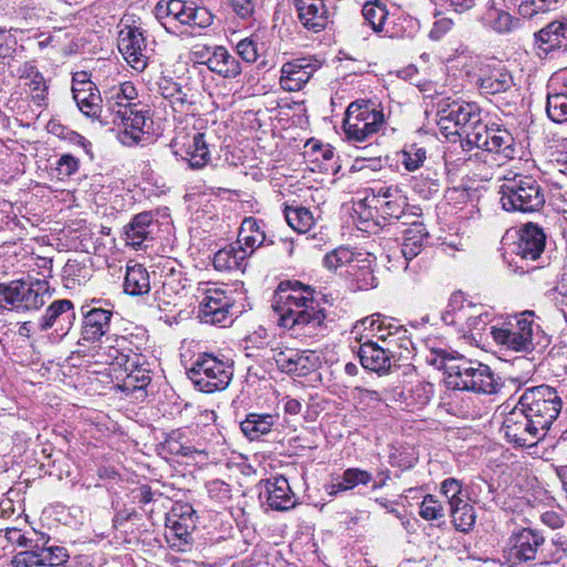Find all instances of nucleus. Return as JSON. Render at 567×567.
<instances>
[{
  "instance_id": "nucleus-59",
  "label": "nucleus",
  "mask_w": 567,
  "mask_h": 567,
  "mask_svg": "<svg viewBox=\"0 0 567 567\" xmlns=\"http://www.w3.org/2000/svg\"><path fill=\"white\" fill-rule=\"evenodd\" d=\"M382 320L380 319V315H373L371 317H367L359 321L355 326V328L362 327L363 330L369 331L371 336L373 337L374 332L377 331L378 323H381Z\"/></svg>"
},
{
  "instance_id": "nucleus-47",
  "label": "nucleus",
  "mask_w": 567,
  "mask_h": 567,
  "mask_svg": "<svg viewBox=\"0 0 567 567\" xmlns=\"http://www.w3.org/2000/svg\"><path fill=\"white\" fill-rule=\"evenodd\" d=\"M420 515L424 519H437L444 516V508L433 495H426L421 503Z\"/></svg>"
},
{
  "instance_id": "nucleus-38",
  "label": "nucleus",
  "mask_w": 567,
  "mask_h": 567,
  "mask_svg": "<svg viewBox=\"0 0 567 567\" xmlns=\"http://www.w3.org/2000/svg\"><path fill=\"white\" fill-rule=\"evenodd\" d=\"M452 523L461 532H468L475 523V512L472 505L463 503L457 507H450Z\"/></svg>"
},
{
  "instance_id": "nucleus-46",
  "label": "nucleus",
  "mask_w": 567,
  "mask_h": 567,
  "mask_svg": "<svg viewBox=\"0 0 567 567\" xmlns=\"http://www.w3.org/2000/svg\"><path fill=\"white\" fill-rule=\"evenodd\" d=\"M42 566H59L66 561L68 554L62 547H39Z\"/></svg>"
},
{
  "instance_id": "nucleus-41",
  "label": "nucleus",
  "mask_w": 567,
  "mask_h": 567,
  "mask_svg": "<svg viewBox=\"0 0 567 567\" xmlns=\"http://www.w3.org/2000/svg\"><path fill=\"white\" fill-rule=\"evenodd\" d=\"M362 14L374 31H381L388 17L385 6L380 2L365 3Z\"/></svg>"
},
{
  "instance_id": "nucleus-1",
  "label": "nucleus",
  "mask_w": 567,
  "mask_h": 567,
  "mask_svg": "<svg viewBox=\"0 0 567 567\" xmlns=\"http://www.w3.org/2000/svg\"><path fill=\"white\" fill-rule=\"evenodd\" d=\"M279 316V324L296 333L312 336L322 324L324 315L313 298V289L298 281L291 285L288 293L282 290L274 306Z\"/></svg>"
},
{
  "instance_id": "nucleus-39",
  "label": "nucleus",
  "mask_w": 567,
  "mask_h": 567,
  "mask_svg": "<svg viewBox=\"0 0 567 567\" xmlns=\"http://www.w3.org/2000/svg\"><path fill=\"white\" fill-rule=\"evenodd\" d=\"M567 37V25L561 22H551L538 32V40L549 44V48L561 45V40Z\"/></svg>"
},
{
  "instance_id": "nucleus-62",
  "label": "nucleus",
  "mask_w": 567,
  "mask_h": 567,
  "mask_svg": "<svg viewBox=\"0 0 567 567\" xmlns=\"http://www.w3.org/2000/svg\"><path fill=\"white\" fill-rule=\"evenodd\" d=\"M456 13H463L474 8L476 0H446Z\"/></svg>"
},
{
  "instance_id": "nucleus-48",
  "label": "nucleus",
  "mask_w": 567,
  "mask_h": 567,
  "mask_svg": "<svg viewBox=\"0 0 567 567\" xmlns=\"http://www.w3.org/2000/svg\"><path fill=\"white\" fill-rule=\"evenodd\" d=\"M426 157V151L423 147L411 145L403 151V164L408 171H416L421 167Z\"/></svg>"
},
{
  "instance_id": "nucleus-7",
  "label": "nucleus",
  "mask_w": 567,
  "mask_h": 567,
  "mask_svg": "<svg viewBox=\"0 0 567 567\" xmlns=\"http://www.w3.org/2000/svg\"><path fill=\"white\" fill-rule=\"evenodd\" d=\"M188 378L203 392L224 390L233 378V367L214 355H200L187 371Z\"/></svg>"
},
{
  "instance_id": "nucleus-49",
  "label": "nucleus",
  "mask_w": 567,
  "mask_h": 567,
  "mask_svg": "<svg viewBox=\"0 0 567 567\" xmlns=\"http://www.w3.org/2000/svg\"><path fill=\"white\" fill-rule=\"evenodd\" d=\"M371 480V474L360 468H348L342 474V482L347 491L360 484L367 485Z\"/></svg>"
},
{
  "instance_id": "nucleus-5",
  "label": "nucleus",
  "mask_w": 567,
  "mask_h": 567,
  "mask_svg": "<svg viewBox=\"0 0 567 567\" xmlns=\"http://www.w3.org/2000/svg\"><path fill=\"white\" fill-rule=\"evenodd\" d=\"M518 405L527 416L546 434L561 410V400L557 391L549 385L529 388L520 395Z\"/></svg>"
},
{
  "instance_id": "nucleus-54",
  "label": "nucleus",
  "mask_w": 567,
  "mask_h": 567,
  "mask_svg": "<svg viewBox=\"0 0 567 567\" xmlns=\"http://www.w3.org/2000/svg\"><path fill=\"white\" fill-rule=\"evenodd\" d=\"M237 53L240 55V58L248 62L252 63L258 58V45L255 41L250 39H244L239 41L237 44Z\"/></svg>"
},
{
  "instance_id": "nucleus-44",
  "label": "nucleus",
  "mask_w": 567,
  "mask_h": 567,
  "mask_svg": "<svg viewBox=\"0 0 567 567\" xmlns=\"http://www.w3.org/2000/svg\"><path fill=\"white\" fill-rule=\"evenodd\" d=\"M441 492L446 497L450 507H457L466 503L462 496L461 483L455 478H447L441 484Z\"/></svg>"
},
{
  "instance_id": "nucleus-58",
  "label": "nucleus",
  "mask_w": 567,
  "mask_h": 567,
  "mask_svg": "<svg viewBox=\"0 0 567 567\" xmlns=\"http://www.w3.org/2000/svg\"><path fill=\"white\" fill-rule=\"evenodd\" d=\"M233 8L241 18L250 16L255 8V0H231Z\"/></svg>"
},
{
  "instance_id": "nucleus-34",
  "label": "nucleus",
  "mask_w": 567,
  "mask_h": 567,
  "mask_svg": "<svg viewBox=\"0 0 567 567\" xmlns=\"http://www.w3.org/2000/svg\"><path fill=\"white\" fill-rule=\"evenodd\" d=\"M158 91L164 99L171 100L172 105L175 110H184L186 105H190L188 93L183 87L171 79H161L158 82Z\"/></svg>"
},
{
  "instance_id": "nucleus-26",
  "label": "nucleus",
  "mask_w": 567,
  "mask_h": 567,
  "mask_svg": "<svg viewBox=\"0 0 567 567\" xmlns=\"http://www.w3.org/2000/svg\"><path fill=\"white\" fill-rule=\"evenodd\" d=\"M112 313L104 309H92L84 319L83 336L89 341H94L104 336L110 327Z\"/></svg>"
},
{
  "instance_id": "nucleus-17",
  "label": "nucleus",
  "mask_w": 567,
  "mask_h": 567,
  "mask_svg": "<svg viewBox=\"0 0 567 567\" xmlns=\"http://www.w3.org/2000/svg\"><path fill=\"white\" fill-rule=\"evenodd\" d=\"M300 23L312 32L322 31L329 22L328 9L323 0L303 1L295 4Z\"/></svg>"
},
{
  "instance_id": "nucleus-22",
  "label": "nucleus",
  "mask_w": 567,
  "mask_h": 567,
  "mask_svg": "<svg viewBox=\"0 0 567 567\" xmlns=\"http://www.w3.org/2000/svg\"><path fill=\"white\" fill-rule=\"evenodd\" d=\"M73 99L87 116L99 117L102 112V97L92 82H79L72 87Z\"/></svg>"
},
{
  "instance_id": "nucleus-14",
  "label": "nucleus",
  "mask_w": 567,
  "mask_h": 567,
  "mask_svg": "<svg viewBox=\"0 0 567 567\" xmlns=\"http://www.w3.org/2000/svg\"><path fill=\"white\" fill-rule=\"evenodd\" d=\"M543 544V536L529 528H523L514 533L508 540V559L514 563L534 560Z\"/></svg>"
},
{
  "instance_id": "nucleus-2",
  "label": "nucleus",
  "mask_w": 567,
  "mask_h": 567,
  "mask_svg": "<svg viewBox=\"0 0 567 567\" xmlns=\"http://www.w3.org/2000/svg\"><path fill=\"white\" fill-rule=\"evenodd\" d=\"M429 362L445 371L449 386L492 394L496 392L497 382L488 365L464 357L450 355L445 350H434Z\"/></svg>"
},
{
  "instance_id": "nucleus-61",
  "label": "nucleus",
  "mask_w": 567,
  "mask_h": 567,
  "mask_svg": "<svg viewBox=\"0 0 567 567\" xmlns=\"http://www.w3.org/2000/svg\"><path fill=\"white\" fill-rule=\"evenodd\" d=\"M542 522L549 526L553 529L559 528L563 526V519L560 516L554 512H546L542 515Z\"/></svg>"
},
{
  "instance_id": "nucleus-64",
  "label": "nucleus",
  "mask_w": 567,
  "mask_h": 567,
  "mask_svg": "<svg viewBox=\"0 0 567 567\" xmlns=\"http://www.w3.org/2000/svg\"><path fill=\"white\" fill-rule=\"evenodd\" d=\"M358 392H359V398L361 401H368V402H371V401H375V402H379L381 400L379 393L374 390H369V389H358Z\"/></svg>"
},
{
  "instance_id": "nucleus-24",
  "label": "nucleus",
  "mask_w": 567,
  "mask_h": 567,
  "mask_svg": "<svg viewBox=\"0 0 567 567\" xmlns=\"http://www.w3.org/2000/svg\"><path fill=\"white\" fill-rule=\"evenodd\" d=\"M249 257L248 251L243 246L236 244L229 245L218 250L214 256V267L217 270L241 269L245 260Z\"/></svg>"
},
{
  "instance_id": "nucleus-6",
  "label": "nucleus",
  "mask_w": 567,
  "mask_h": 567,
  "mask_svg": "<svg viewBox=\"0 0 567 567\" xmlns=\"http://www.w3.org/2000/svg\"><path fill=\"white\" fill-rule=\"evenodd\" d=\"M384 122L382 111L370 101L352 102L343 120V131L351 141L363 142L374 135Z\"/></svg>"
},
{
  "instance_id": "nucleus-32",
  "label": "nucleus",
  "mask_w": 567,
  "mask_h": 567,
  "mask_svg": "<svg viewBox=\"0 0 567 567\" xmlns=\"http://www.w3.org/2000/svg\"><path fill=\"white\" fill-rule=\"evenodd\" d=\"M512 84V75L503 69H494L488 75L480 79V87L486 94L505 92Z\"/></svg>"
},
{
  "instance_id": "nucleus-23",
  "label": "nucleus",
  "mask_w": 567,
  "mask_h": 567,
  "mask_svg": "<svg viewBox=\"0 0 567 567\" xmlns=\"http://www.w3.org/2000/svg\"><path fill=\"white\" fill-rule=\"evenodd\" d=\"M359 357L363 368L378 373L388 372L393 364L384 347L378 341L368 340L362 343Z\"/></svg>"
},
{
  "instance_id": "nucleus-60",
  "label": "nucleus",
  "mask_w": 567,
  "mask_h": 567,
  "mask_svg": "<svg viewBox=\"0 0 567 567\" xmlns=\"http://www.w3.org/2000/svg\"><path fill=\"white\" fill-rule=\"evenodd\" d=\"M393 324L385 326L382 321L381 323H378L377 331L374 332L373 337L377 338L378 341H381L382 344H384L388 341L389 336H393L394 330Z\"/></svg>"
},
{
  "instance_id": "nucleus-15",
  "label": "nucleus",
  "mask_w": 567,
  "mask_h": 567,
  "mask_svg": "<svg viewBox=\"0 0 567 567\" xmlns=\"http://www.w3.org/2000/svg\"><path fill=\"white\" fill-rule=\"evenodd\" d=\"M231 298L221 289H208L199 305V317L206 323H220L227 318Z\"/></svg>"
},
{
  "instance_id": "nucleus-29",
  "label": "nucleus",
  "mask_w": 567,
  "mask_h": 567,
  "mask_svg": "<svg viewBox=\"0 0 567 567\" xmlns=\"http://www.w3.org/2000/svg\"><path fill=\"white\" fill-rule=\"evenodd\" d=\"M389 354L392 363L409 359L411 354L412 341L406 336V330L401 327H394L393 336H389L388 341L382 344Z\"/></svg>"
},
{
  "instance_id": "nucleus-37",
  "label": "nucleus",
  "mask_w": 567,
  "mask_h": 567,
  "mask_svg": "<svg viewBox=\"0 0 567 567\" xmlns=\"http://www.w3.org/2000/svg\"><path fill=\"white\" fill-rule=\"evenodd\" d=\"M484 20L494 31L498 33L511 32L517 24V20L514 19L508 12L496 8L488 9Z\"/></svg>"
},
{
  "instance_id": "nucleus-43",
  "label": "nucleus",
  "mask_w": 567,
  "mask_h": 567,
  "mask_svg": "<svg viewBox=\"0 0 567 567\" xmlns=\"http://www.w3.org/2000/svg\"><path fill=\"white\" fill-rule=\"evenodd\" d=\"M558 0H523L518 7V12L523 18L532 19L534 16L547 12Z\"/></svg>"
},
{
  "instance_id": "nucleus-42",
  "label": "nucleus",
  "mask_w": 567,
  "mask_h": 567,
  "mask_svg": "<svg viewBox=\"0 0 567 567\" xmlns=\"http://www.w3.org/2000/svg\"><path fill=\"white\" fill-rule=\"evenodd\" d=\"M463 134L466 136L467 144L482 150L488 147L491 130L482 123V120L470 126Z\"/></svg>"
},
{
  "instance_id": "nucleus-35",
  "label": "nucleus",
  "mask_w": 567,
  "mask_h": 567,
  "mask_svg": "<svg viewBox=\"0 0 567 567\" xmlns=\"http://www.w3.org/2000/svg\"><path fill=\"white\" fill-rule=\"evenodd\" d=\"M153 218L148 213L136 215L126 229V240L133 247H140L147 238Z\"/></svg>"
},
{
  "instance_id": "nucleus-16",
  "label": "nucleus",
  "mask_w": 567,
  "mask_h": 567,
  "mask_svg": "<svg viewBox=\"0 0 567 567\" xmlns=\"http://www.w3.org/2000/svg\"><path fill=\"white\" fill-rule=\"evenodd\" d=\"M315 66L307 59L287 62L281 68L280 85L285 91L296 92L311 79Z\"/></svg>"
},
{
  "instance_id": "nucleus-13",
  "label": "nucleus",
  "mask_w": 567,
  "mask_h": 567,
  "mask_svg": "<svg viewBox=\"0 0 567 567\" xmlns=\"http://www.w3.org/2000/svg\"><path fill=\"white\" fill-rule=\"evenodd\" d=\"M117 48L133 69L143 71L146 68L147 44L138 28L124 25L118 32Z\"/></svg>"
},
{
  "instance_id": "nucleus-25",
  "label": "nucleus",
  "mask_w": 567,
  "mask_h": 567,
  "mask_svg": "<svg viewBox=\"0 0 567 567\" xmlns=\"http://www.w3.org/2000/svg\"><path fill=\"white\" fill-rule=\"evenodd\" d=\"M266 239L265 233L260 229L258 221L254 217H247L243 220L238 233L237 246H243L249 256L256 248L260 247Z\"/></svg>"
},
{
  "instance_id": "nucleus-8",
  "label": "nucleus",
  "mask_w": 567,
  "mask_h": 567,
  "mask_svg": "<svg viewBox=\"0 0 567 567\" xmlns=\"http://www.w3.org/2000/svg\"><path fill=\"white\" fill-rule=\"evenodd\" d=\"M436 116L437 125L445 136H461L470 126L481 121L480 109L464 101H441L437 104Z\"/></svg>"
},
{
  "instance_id": "nucleus-20",
  "label": "nucleus",
  "mask_w": 567,
  "mask_h": 567,
  "mask_svg": "<svg viewBox=\"0 0 567 567\" xmlns=\"http://www.w3.org/2000/svg\"><path fill=\"white\" fill-rule=\"evenodd\" d=\"M262 495L266 497L269 507L276 511H287L296 504L289 483L282 476L267 480L265 491L260 492V496Z\"/></svg>"
},
{
  "instance_id": "nucleus-53",
  "label": "nucleus",
  "mask_w": 567,
  "mask_h": 567,
  "mask_svg": "<svg viewBox=\"0 0 567 567\" xmlns=\"http://www.w3.org/2000/svg\"><path fill=\"white\" fill-rule=\"evenodd\" d=\"M293 354H298V351L289 350L287 352L280 351L275 357L278 367L288 373L298 371V361Z\"/></svg>"
},
{
  "instance_id": "nucleus-50",
  "label": "nucleus",
  "mask_w": 567,
  "mask_h": 567,
  "mask_svg": "<svg viewBox=\"0 0 567 567\" xmlns=\"http://www.w3.org/2000/svg\"><path fill=\"white\" fill-rule=\"evenodd\" d=\"M405 199L406 198L401 193H399L398 195H394L393 198L381 203L380 208L386 216L400 218L404 212V207L406 206Z\"/></svg>"
},
{
  "instance_id": "nucleus-21",
  "label": "nucleus",
  "mask_w": 567,
  "mask_h": 567,
  "mask_svg": "<svg viewBox=\"0 0 567 567\" xmlns=\"http://www.w3.org/2000/svg\"><path fill=\"white\" fill-rule=\"evenodd\" d=\"M138 357H130L120 353L114 358L112 365L123 368L125 378L123 379V386L125 389H143L146 386L151 377L146 369L141 368Z\"/></svg>"
},
{
  "instance_id": "nucleus-30",
  "label": "nucleus",
  "mask_w": 567,
  "mask_h": 567,
  "mask_svg": "<svg viewBox=\"0 0 567 567\" xmlns=\"http://www.w3.org/2000/svg\"><path fill=\"white\" fill-rule=\"evenodd\" d=\"M455 322L463 323L468 331H482L487 328L489 315L482 308L467 303L455 312Z\"/></svg>"
},
{
  "instance_id": "nucleus-52",
  "label": "nucleus",
  "mask_w": 567,
  "mask_h": 567,
  "mask_svg": "<svg viewBox=\"0 0 567 567\" xmlns=\"http://www.w3.org/2000/svg\"><path fill=\"white\" fill-rule=\"evenodd\" d=\"M40 550L39 547L24 550L19 554H17L13 557L12 563L16 567H33V566H42L41 558H40Z\"/></svg>"
},
{
  "instance_id": "nucleus-51",
  "label": "nucleus",
  "mask_w": 567,
  "mask_h": 567,
  "mask_svg": "<svg viewBox=\"0 0 567 567\" xmlns=\"http://www.w3.org/2000/svg\"><path fill=\"white\" fill-rule=\"evenodd\" d=\"M352 259V252L347 248H338L324 257V266L328 269H337Z\"/></svg>"
},
{
  "instance_id": "nucleus-27",
  "label": "nucleus",
  "mask_w": 567,
  "mask_h": 567,
  "mask_svg": "<svg viewBox=\"0 0 567 567\" xmlns=\"http://www.w3.org/2000/svg\"><path fill=\"white\" fill-rule=\"evenodd\" d=\"M151 289L150 276L141 264H128L124 280V290L132 296L148 293Z\"/></svg>"
},
{
  "instance_id": "nucleus-57",
  "label": "nucleus",
  "mask_w": 567,
  "mask_h": 567,
  "mask_svg": "<svg viewBox=\"0 0 567 567\" xmlns=\"http://www.w3.org/2000/svg\"><path fill=\"white\" fill-rule=\"evenodd\" d=\"M456 23L457 22L452 18H441L434 23L431 33L436 38H440L444 33L449 32Z\"/></svg>"
},
{
  "instance_id": "nucleus-19",
  "label": "nucleus",
  "mask_w": 567,
  "mask_h": 567,
  "mask_svg": "<svg viewBox=\"0 0 567 567\" xmlns=\"http://www.w3.org/2000/svg\"><path fill=\"white\" fill-rule=\"evenodd\" d=\"M203 64L225 79H235L241 73L239 61L220 45L212 48V52H208V58L203 60Z\"/></svg>"
},
{
  "instance_id": "nucleus-63",
  "label": "nucleus",
  "mask_w": 567,
  "mask_h": 567,
  "mask_svg": "<svg viewBox=\"0 0 567 567\" xmlns=\"http://www.w3.org/2000/svg\"><path fill=\"white\" fill-rule=\"evenodd\" d=\"M400 192L398 190V188H393V187H380L378 190H377V195L375 197L378 198V203L379 205L381 203H384V200H388L390 198H393L394 195H398Z\"/></svg>"
},
{
  "instance_id": "nucleus-3",
  "label": "nucleus",
  "mask_w": 567,
  "mask_h": 567,
  "mask_svg": "<svg viewBox=\"0 0 567 567\" xmlns=\"http://www.w3.org/2000/svg\"><path fill=\"white\" fill-rule=\"evenodd\" d=\"M136 97L137 91L131 82L120 83L105 92L106 107L113 116L112 122L123 126L124 133L137 142L147 117L142 104L132 103Z\"/></svg>"
},
{
  "instance_id": "nucleus-55",
  "label": "nucleus",
  "mask_w": 567,
  "mask_h": 567,
  "mask_svg": "<svg viewBox=\"0 0 567 567\" xmlns=\"http://www.w3.org/2000/svg\"><path fill=\"white\" fill-rule=\"evenodd\" d=\"M509 134L506 131L501 130H491L488 147L485 151L487 152H501L503 148L507 147V143L509 142Z\"/></svg>"
},
{
  "instance_id": "nucleus-40",
  "label": "nucleus",
  "mask_w": 567,
  "mask_h": 567,
  "mask_svg": "<svg viewBox=\"0 0 567 567\" xmlns=\"http://www.w3.org/2000/svg\"><path fill=\"white\" fill-rule=\"evenodd\" d=\"M546 111L557 123L567 121V95L564 93L548 94Z\"/></svg>"
},
{
  "instance_id": "nucleus-45",
  "label": "nucleus",
  "mask_w": 567,
  "mask_h": 567,
  "mask_svg": "<svg viewBox=\"0 0 567 567\" xmlns=\"http://www.w3.org/2000/svg\"><path fill=\"white\" fill-rule=\"evenodd\" d=\"M72 309V302L63 299V300H56L54 301L45 312V316L43 317L41 329L47 330L51 328L55 321L56 318L60 316L70 312Z\"/></svg>"
},
{
  "instance_id": "nucleus-10",
  "label": "nucleus",
  "mask_w": 567,
  "mask_h": 567,
  "mask_svg": "<svg viewBox=\"0 0 567 567\" xmlns=\"http://www.w3.org/2000/svg\"><path fill=\"white\" fill-rule=\"evenodd\" d=\"M529 312L514 322L508 321L503 327H491V334L495 342L515 352H528L533 349V321Z\"/></svg>"
},
{
  "instance_id": "nucleus-33",
  "label": "nucleus",
  "mask_w": 567,
  "mask_h": 567,
  "mask_svg": "<svg viewBox=\"0 0 567 567\" xmlns=\"http://www.w3.org/2000/svg\"><path fill=\"white\" fill-rule=\"evenodd\" d=\"M186 159L190 167L200 168L209 161V151L203 133H197L189 141L186 148Z\"/></svg>"
},
{
  "instance_id": "nucleus-56",
  "label": "nucleus",
  "mask_w": 567,
  "mask_h": 567,
  "mask_svg": "<svg viewBox=\"0 0 567 567\" xmlns=\"http://www.w3.org/2000/svg\"><path fill=\"white\" fill-rule=\"evenodd\" d=\"M56 169L60 176H71L79 169V161L70 154L62 155L58 161Z\"/></svg>"
},
{
  "instance_id": "nucleus-28",
  "label": "nucleus",
  "mask_w": 567,
  "mask_h": 567,
  "mask_svg": "<svg viewBox=\"0 0 567 567\" xmlns=\"http://www.w3.org/2000/svg\"><path fill=\"white\" fill-rule=\"evenodd\" d=\"M427 239V231L423 224H413L404 231L401 251L406 261H411L422 251Z\"/></svg>"
},
{
  "instance_id": "nucleus-31",
  "label": "nucleus",
  "mask_w": 567,
  "mask_h": 567,
  "mask_svg": "<svg viewBox=\"0 0 567 567\" xmlns=\"http://www.w3.org/2000/svg\"><path fill=\"white\" fill-rule=\"evenodd\" d=\"M274 425V416L270 414H249L245 421L241 422L240 427L243 433L249 440H256L264 434L270 432Z\"/></svg>"
},
{
  "instance_id": "nucleus-4",
  "label": "nucleus",
  "mask_w": 567,
  "mask_h": 567,
  "mask_svg": "<svg viewBox=\"0 0 567 567\" xmlns=\"http://www.w3.org/2000/svg\"><path fill=\"white\" fill-rule=\"evenodd\" d=\"M501 203L506 210L536 212L545 203L538 183L530 176L514 175L505 178L499 189Z\"/></svg>"
},
{
  "instance_id": "nucleus-9",
  "label": "nucleus",
  "mask_w": 567,
  "mask_h": 567,
  "mask_svg": "<svg viewBox=\"0 0 567 567\" xmlns=\"http://www.w3.org/2000/svg\"><path fill=\"white\" fill-rule=\"evenodd\" d=\"M155 17L163 21L172 19L182 24L196 25L206 28L212 24L213 16L205 9L195 6L193 2H185L183 0H161L155 6Z\"/></svg>"
},
{
  "instance_id": "nucleus-36",
  "label": "nucleus",
  "mask_w": 567,
  "mask_h": 567,
  "mask_svg": "<svg viewBox=\"0 0 567 567\" xmlns=\"http://www.w3.org/2000/svg\"><path fill=\"white\" fill-rule=\"evenodd\" d=\"M285 217L288 225L300 234L309 231L315 225V217L312 213L308 208L301 206H287L285 209Z\"/></svg>"
},
{
  "instance_id": "nucleus-18",
  "label": "nucleus",
  "mask_w": 567,
  "mask_h": 567,
  "mask_svg": "<svg viewBox=\"0 0 567 567\" xmlns=\"http://www.w3.org/2000/svg\"><path fill=\"white\" fill-rule=\"evenodd\" d=\"M546 237L536 225L528 224L516 243L515 254L525 260H536L543 252Z\"/></svg>"
},
{
  "instance_id": "nucleus-11",
  "label": "nucleus",
  "mask_w": 567,
  "mask_h": 567,
  "mask_svg": "<svg viewBox=\"0 0 567 567\" xmlns=\"http://www.w3.org/2000/svg\"><path fill=\"white\" fill-rule=\"evenodd\" d=\"M48 284L42 280H13L8 284L6 303L16 311L38 310L44 303Z\"/></svg>"
},
{
  "instance_id": "nucleus-12",
  "label": "nucleus",
  "mask_w": 567,
  "mask_h": 567,
  "mask_svg": "<svg viewBox=\"0 0 567 567\" xmlns=\"http://www.w3.org/2000/svg\"><path fill=\"white\" fill-rule=\"evenodd\" d=\"M502 429L507 440L519 446H533L546 435L518 404L506 415Z\"/></svg>"
}]
</instances>
